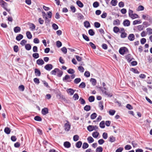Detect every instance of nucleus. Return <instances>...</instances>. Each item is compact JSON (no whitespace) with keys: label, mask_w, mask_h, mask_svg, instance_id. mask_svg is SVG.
Masks as SVG:
<instances>
[{"label":"nucleus","mask_w":152,"mask_h":152,"mask_svg":"<svg viewBox=\"0 0 152 152\" xmlns=\"http://www.w3.org/2000/svg\"><path fill=\"white\" fill-rule=\"evenodd\" d=\"M97 115V114L96 113H94L91 115V118L92 119H94L96 118Z\"/></svg>","instance_id":"41"},{"label":"nucleus","mask_w":152,"mask_h":152,"mask_svg":"<svg viewBox=\"0 0 152 152\" xmlns=\"http://www.w3.org/2000/svg\"><path fill=\"white\" fill-rule=\"evenodd\" d=\"M14 50L15 52H17L19 50L18 47L17 45H15L14 46Z\"/></svg>","instance_id":"63"},{"label":"nucleus","mask_w":152,"mask_h":152,"mask_svg":"<svg viewBox=\"0 0 152 152\" xmlns=\"http://www.w3.org/2000/svg\"><path fill=\"white\" fill-rule=\"evenodd\" d=\"M118 1L117 0H112L110 2L111 4L113 6H115L116 5Z\"/></svg>","instance_id":"23"},{"label":"nucleus","mask_w":152,"mask_h":152,"mask_svg":"<svg viewBox=\"0 0 152 152\" xmlns=\"http://www.w3.org/2000/svg\"><path fill=\"white\" fill-rule=\"evenodd\" d=\"M34 119L37 121H42V119L41 117L39 116H36L34 118Z\"/></svg>","instance_id":"32"},{"label":"nucleus","mask_w":152,"mask_h":152,"mask_svg":"<svg viewBox=\"0 0 152 152\" xmlns=\"http://www.w3.org/2000/svg\"><path fill=\"white\" fill-rule=\"evenodd\" d=\"M83 38L86 41H89V39L88 37L85 34H82Z\"/></svg>","instance_id":"46"},{"label":"nucleus","mask_w":152,"mask_h":152,"mask_svg":"<svg viewBox=\"0 0 152 152\" xmlns=\"http://www.w3.org/2000/svg\"><path fill=\"white\" fill-rule=\"evenodd\" d=\"M35 75L37 76H39L41 75L40 71L37 69H35L34 70Z\"/></svg>","instance_id":"12"},{"label":"nucleus","mask_w":152,"mask_h":152,"mask_svg":"<svg viewBox=\"0 0 152 152\" xmlns=\"http://www.w3.org/2000/svg\"><path fill=\"white\" fill-rule=\"evenodd\" d=\"M37 64L39 65H41L43 64L45 62L42 59H39L37 61Z\"/></svg>","instance_id":"11"},{"label":"nucleus","mask_w":152,"mask_h":152,"mask_svg":"<svg viewBox=\"0 0 152 152\" xmlns=\"http://www.w3.org/2000/svg\"><path fill=\"white\" fill-rule=\"evenodd\" d=\"M79 96L76 93L73 96V98L75 100H76L79 99Z\"/></svg>","instance_id":"52"},{"label":"nucleus","mask_w":152,"mask_h":152,"mask_svg":"<svg viewBox=\"0 0 152 152\" xmlns=\"http://www.w3.org/2000/svg\"><path fill=\"white\" fill-rule=\"evenodd\" d=\"M99 106L101 110H102L103 109V102L102 101H100L99 102Z\"/></svg>","instance_id":"26"},{"label":"nucleus","mask_w":152,"mask_h":152,"mask_svg":"<svg viewBox=\"0 0 152 152\" xmlns=\"http://www.w3.org/2000/svg\"><path fill=\"white\" fill-rule=\"evenodd\" d=\"M89 45H90V46L93 49H96V46L92 42H90L89 43Z\"/></svg>","instance_id":"62"},{"label":"nucleus","mask_w":152,"mask_h":152,"mask_svg":"<svg viewBox=\"0 0 152 152\" xmlns=\"http://www.w3.org/2000/svg\"><path fill=\"white\" fill-rule=\"evenodd\" d=\"M128 38L130 41H133L135 39L134 35L133 34H130L128 36Z\"/></svg>","instance_id":"10"},{"label":"nucleus","mask_w":152,"mask_h":152,"mask_svg":"<svg viewBox=\"0 0 152 152\" xmlns=\"http://www.w3.org/2000/svg\"><path fill=\"white\" fill-rule=\"evenodd\" d=\"M129 52V50L127 48L125 47H123L120 48L119 50V53L121 55H124L125 53H127Z\"/></svg>","instance_id":"1"},{"label":"nucleus","mask_w":152,"mask_h":152,"mask_svg":"<svg viewBox=\"0 0 152 152\" xmlns=\"http://www.w3.org/2000/svg\"><path fill=\"white\" fill-rule=\"evenodd\" d=\"M41 112L43 115H45L48 113V109L46 107L43 108Z\"/></svg>","instance_id":"7"},{"label":"nucleus","mask_w":152,"mask_h":152,"mask_svg":"<svg viewBox=\"0 0 152 152\" xmlns=\"http://www.w3.org/2000/svg\"><path fill=\"white\" fill-rule=\"evenodd\" d=\"M88 33L91 36H93L95 34V32L92 29H90L88 30Z\"/></svg>","instance_id":"37"},{"label":"nucleus","mask_w":152,"mask_h":152,"mask_svg":"<svg viewBox=\"0 0 152 152\" xmlns=\"http://www.w3.org/2000/svg\"><path fill=\"white\" fill-rule=\"evenodd\" d=\"M64 129L65 131H68L70 129V125L69 124L68 121L67 123H66L64 124Z\"/></svg>","instance_id":"5"},{"label":"nucleus","mask_w":152,"mask_h":152,"mask_svg":"<svg viewBox=\"0 0 152 152\" xmlns=\"http://www.w3.org/2000/svg\"><path fill=\"white\" fill-rule=\"evenodd\" d=\"M33 57L35 58H37L39 57V54L37 53H34L32 54Z\"/></svg>","instance_id":"53"},{"label":"nucleus","mask_w":152,"mask_h":152,"mask_svg":"<svg viewBox=\"0 0 152 152\" xmlns=\"http://www.w3.org/2000/svg\"><path fill=\"white\" fill-rule=\"evenodd\" d=\"M64 145L65 148H69L71 147V144L68 141H66L64 142Z\"/></svg>","instance_id":"9"},{"label":"nucleus","mask_w":152,"mask_h":152,"mask_svg":"<svg viewBox=\"0 0 152 152\" xmlns=\"http://www.w3.org/2000/svg\"><path fill=\"white\" fill-rule=\"evenodd\" d=\"M102 137L104 139H106L108 137L107 134L106 132H104L102 134Z\"/></svg>","instance_id":"61"},{"label":"nucleus","mask_w":152,"mask_h":152,"mask_svg":"<svg viewBox=\"0 0 152 152\" xmlns=\"http://www.w3.org/2000/svg\"><path fill=\"white\" fill-rule=\"evenodd\" d=\"M99 3L97 1H95L93 4V6L94 8H97L99 6Z\"/></svg>","instance_id":"42"},{"label":"nucleus","mask_w":152,"mask_h":152,"mask_svg":"<svg viewBox=\"0 0 152 152\" xmlns=\"http://www.w3.org/2000/svg\"><path fill=\"white\" fill-rule=\"evenodd\" d=\"M77 18L80 19H82L84 18V16L80 13H78L77 14Z\"/></svg>","instance_id":"55"},{"label":"nucleus","mask_w":152,"mask_h":152,"mask_svg":"<svg viewBox=\"0 0 152 152\" xmlns=\"http://www.w3.org/2000/svg\"><path fill=\"white\" fill-rule=\"evenodd\" d=\"M23 38V36L21 34H19L16 37V39L18 41H19Z\"/></svg>","instance_id":"18"},{"label":"nucleus","mask_w":152,"mask_h":152,"mask_svg":"<svg viewBox=\"0 0 152 152\" xmlns=\"http://www.w3.org/2000/svg\"><path fill=\"white\" fill-rule=\"evenodd\" d=\"M130 21L128 20H124L123 24V25L125 26H128L130 25Z\"/></svg>","instance_id":"8"},{"label":"nucleus","mask_w":152,"mask_h":152,"mask_svg":"<svg viewBox=\"0 0 152 152\" xmlns=\"http://www.w3.org/2000/svg\"><path fill=\"white\" fill-rule=\"evenodd\" d=\"M103 151V148L102 147L99 146L96 149V152H102Z\"/></svg>","instance_id":"38"},{"label":"nucleus","mask_w":152,"mask_h":152,"mask_svg":"<svg viewBox=\"0 0 152 152\" xmlns=\"http://www.w3.org/2000/svg\"><path fill=\"white\" fill-rule=\"evenodd\" d=\"M105 122L104 121H102L99 124V126L102 128H104L105 126L104 125Z\"/></svg>","instance_id":"35"},{"label":"nucleus","mask_w":152,"mask_h":152,"mask_svg":"<svg viewBox=\"0 0 152 152\" xmlns=\"http://www.w3.org/2000/svg\"><path fill=\"white\" fill-rule=\"evenodd\" d=\"M94 99L95 98L94 96H90L88 98V100L90 102H92L94 101Z\"/></svg>","instance_id":"47"},{"label":"nucleus","mask_w":152,"mask_h":152,"mask_svg":"<svg viewBox=\"0 0 152 152\" xmlns=\"http://www.w3.org/2000/svg\"><path fill=\"white\" fill-rule=\"evenodd\" d=\"M126 58L129 62H130L133 59H134V58L130 54H128L126 56Z\"/></svg>","instance_id":"6"},{"label":"nucleus","mask_w":152,"mask_h":152,"mask_svg":"<svg viewBox=\"0 0 152 152\" xmlns=\"http://www.w3.org/2000/svg\"><path fill=\"white\" fill-rule=\"evenodd\" d=\"M113 25L114 26L117 25L118 26L120 24V22L119 20L117 19L115 20L113 22Z\"/></svg>","instance_id":"16"},{"label":"nucleus","mask_w":152,"mask_h":152,"mask_svg":"<svg viewBox=\"0 0 152 152\" xmlns=\"http://www.w3.org/2000/svg\"><path fill=\"white\" fill-rule=\"evenodd\" d=\"M79 101H80V103L82 104H84L86 103L84 99L81 97L80 98Z\"/></svg>","instance_id":"49"},{"label":"nucleus","mask_w":152,"mask_h":152,"mask_svg":"<svg viewBox=\"0 0 152 152\" xmlns=\"http://www.w3.org/2000/svg\"><path fill=\"white\" fill-rule=\"evenodd\" d=\"M79 136L77 135H75L73 136V139L75 141H77L79 139Z\"/></svg>","instance_id":"48"},{"label":"nucleus","mask_w":152,"mask_h":152,"mask_svg":"<svg viewBox=\"0 0 152 152\" xmlns=\"http://www.w3.org/2000/svg\"><path fill=\"white\" fill-rule=\"evenodd\" d=\"M88 146L89 145L87 143L84 142L83 144L82 148L83 149H85L87 148L88 147Z\"/></svg>","instance_id":"39"},{"label":"nucleus","mask_w":152,"mask_h":152,"mask_svg":"<svg viewBox=\"0 0 152 152\" xmlns=\"http://www.w3.org/2000/svg\"><path fill=\"white\" fill-rule=\"evenodd\" d=\"M70 76L68 75H66L63 78V80L65 82H70L71 80H69Z\"/></svg>","instance_id":"2"},{"label":"nucleus","mask_w":152,"mask_h":152,"mask_svg":"<svg viewBox=\"0 0 152 152\" xmlns=\"http://www.w3.org/2000/svg\"><path fill=\"white\" fill-rule=\"evenodd\" d=\"M127 34L125 32H122L121 35V37L122 38H125L127 36Z\"/></svg>","instance_id":"50"},{"label":"nucleus","mask_w":152,"mask_h":152,"mask_svg":"<svg viewBox=\"0 0 152 152\" xmlns=\"http://www.w3.org/2000/svg\"><path fill=\"white\" fill-rule=\"evenodd\" d=\"M82 144V143L81 141H79L76 143V146L78 148H80L81 147Z\"/></svg>","instance_id":"27"},{"label":"nucleus","mask_w":152,"mask_h":152,"mask_svg":"<svg viewBox=\"0 0 152 152\" xmlns=\"http://www.w3.org/2000/svg\"><path fill=\"white\" fill-rule=\"evenodd\" d=\"M146 30L148 33L149 35L152 34V29L150 28H148L146 29Z\"/></svg>","instance_id":"58"},{"label":"nucleus","mask_w":152,"mask_h":152,"mask_svg":"<svg viewBox=\"0 0 152 152\" xmlns=\"http://www.w3.org/2000/svg\"><path fill=\"white\" fill-rule=\"evenodd\" d=\"M115 111L114 110H110L109 111V113L110 115H113L115 113Z\"/></svg>","instance_id":"60"},{"label":"nucleus","mask_w":152,"mask_h":152,"mask_svg":"<svg viewBox=\"0 0 152 152\" xmlns=\"http://www.w3.org/2000/svg\"><path fill=\"white\" fill-rule=\"evenodd\" d=\"M26 35L28 39H30L32 38V35L30 31H27L26 33Z\"/></svg>","instance_id":"21"},{"label":"nucleus","mask_w":152,"mask_h":152,"mask_svg":"<svg viewBox=\"0 0 152 152\" xmlns=\"http://www.w3.org/2000/svg\"><path fill=\"white\" fill-rule=\"evenodd\" d=\"M25 48L26 50H29L31 49V46L30 44H26L25 46Z\"/></svg>","instance_id":"34"},{"label":"nucleus","mask_w":152,"mask_h":152,"mask_svg":"<svg viewBox=\"0 0 152 152\" xmlns=\"http://www.w3.org/2000/svg\"><path fill=\"white\" fill-rule=\"evenodd\" d=\"M57 72V76L59 77H61L62 76V75L63 74V72L62 71L60 70L59 69V71H58Z\"/></svg>","instance_id":"40"},{"label":"nucleus","mask_w":152,"mask_h":152,"mask_svg":"<svg viewBox=\"0 0 152 152\" xmlns=\"http://www.w3.org/2000/svg\"><path fill=\"white\" fill-rule=\"evenodd\" d=\"M53 68V66L52 65L50 64H47L44 67L45 69L48 71H50Z\"/></svg>","instance_id":"3"},{"label":"nucleus","mask_w":152,"mask_h":152,"mask_svg":"<svg viewBox=\"0 0 152 152\" xmlns=\"http://www.w3.org/2000/svg\"><path fill=\"white\" fill-rule=\"evenodd\" d=\"M59 71V69L58 68H55L54 70H52L51 72V74L52 75H56V73L58 71Z\"/></svg>","instance_id":"33"},{"label":"nucleus","mask_w":152,"mask_h":152,"mask_svg":"<svg viewBox=\"0 0 152 152\" xmlns=\"http://www.w3.org/2000/svg\"><path fill=\"white\" fill-rule=\"evenodd\" d=\"M142 18L144 19H146L148 20H149L150 19L151 17L148 15H143Z\"/></svg>","instance_id":"19"},{"label":"nucleus","mask_w":152,"mask_h":152,"mask_svg":"<svg viewBox=\"0 0 152 152\" xmlns=\"http://www.w3.org/2000/svg\"><path fill=\"white\" fill-rule=\"evenodd\" d=\"M87 139L89 143H92L94 141V139L91 136L88 137Z\"/></svg>","instance_id":"30"},{"label":"nucleus","mask_w":152,"mask_h":152,"mask_svg":"<svg viewBox=\"0 0 152 152\" xmlns=\"http://www.w3.org/2000/svg\"><path fill=\"white\" fill-rule=\"evenodd\" d=\"M76 4L80 8L83 7L84 6L83 4L79 0H77V1Z\"/></svg>","instance_id":"17"},{"label":"nucleus","mask_w":152,"mask_h":152,"mask_svg":"<svg viewBox=\"0 0 152 152\" xmlns=\"http://www.w3.org/2000/svg\"><path fill=\"white\" fill-rule=\"evenodd\" d=\"M99 135V133L97 132H94L92 134L93 137L95 138H96Z\"/></svg>","instance_id":"28"},{"label":"nucleus","mask_w":152,"mask_h":152,"mask_svg":"<svg viewBox=\"0 0 152 152\" xmlns=\"http://www.w3.org/2000/svg\"><path fill=\"white\" fill-rule=\"evenodd\" d=\"M4 132L7 134H9L10 133L11 130L8 127H6L4 129Z\"/></svg>","instance_id":"20"},{"label":"nucleus","mask_w":152,"mask_h":152,"mask_svg":"<svg viewBox=\"0 0 152 152\" xmlns=\"http://www.w3.org/2000/svg\"><path fill=\"white\" fill-rule=\"evenodd\" d=\"M87 129L89 132H91L94 130V126L89 125L87 127Z\"/></svg>","instance_id":"24"},{"label":"nucleus","mask_w":152,"mask_h":152,"mask_svg":"<svg viewBox=\"0 0 152 152\" xmlns=\"http://www.w3.org/2000/svg\"><path fill=\"white\" fill-rule=\"evenodd\" d=\"M100 25V24L98 22H95L94 23V26L96 28H99Z\"/></svg>","instance_id":"57"},{"label":"nucleus","mask_w":152,"mask_h":152,"mask_svg":"<svg viewBox=\"0 0 152 152\" xmlns=\"http://www.w3.org/2000/svg\"><path fill=\"white\" fill-rule=\"evenodd\" d=\"M130 71L136 74H138L139 73V72L138 71L137 69H134L133 68L131 69Z\"/></svg>","instance_id":"44"},{"label":"nucleus","mask_w":152,"mask_h":152,"mask_svg":"<svg viewBox=\"0 0 152 152\" xmlns=\"http://www.w3.org/2000/svg\"><path fill=\"white\" fill-rule=\"evenodd\" d=\"M101 90L103 93L104 94L106 95L107 96L111 97L112 96V94L107 92L106 91H104L103 89H101Z\"/></svg>","instance_id":"14"},{"label":"nucleus","mask_w":152,"mask_h":152,"mask_svg":"<svg viewBox=\"0 0 152 152\" xmlns=\"http://www.w3.org/2000/svg\"><path fill=\"white\" fill-rule=\"evenodd\" d=\"M67 93L70 94V95H72L73 94L75 91L72 88H69L67 89Z\"/></svg>","instance_id":"15"},{"label":"nucleus","mask_w":152,"mask_h":152,"mask_svg":"<svg viewBox=\"0 0 152 152\" xmlns=\"http://www.w3.org/2000/svg\"><path fill=\"white\" fill-rule=\"evenodd\" d=\"M67 72L70 74H73L75 72V71L73 69L70 68L68 70Z\"/></svg>","instance_id":"45"},{"label":"nucleus","mask_w":152,"mask_h":152,"mask_svg":"<svg viewBox=\"0 0 152 152\" xmlns=\"http://www.w3.org/2000/svg\"><path fill=\"white\" fill-rule=\"evenodd\" d=\"M56 45L58 48H60L62 45L61 42L59 41H58L56 42Z\"/></svg>","instance_id":"59"},{"label":"nucleus","mask_w":152,"mask_h":152,"mask_svg":"<svg viewBox=\"0 0 152 152\" xmlns=\"http://www.w3.org/2000/svg\"><path fill=\"white\" fill-rule=\"evenodd\" d=\"M84 109L87 111H89L91 109V106L89 105H86L84 107Z\"/></svg>","instance_id":"31"},{"label":"nucleus","mask_w":152,"mask_h":152,"mask_svg":"<svg viewBox=\"0 0 152 152\" xmlns=\"http://www.w3.org/2000/svg\"><path fill=\"white\" fill-rule=\"evenodd\" d=\"M80 78H78L75 79L74 80V82L75 84H78L81 81Z\"/></svg>","instance_id":"51"},{"label":"nucleus","mask_w":152,"mask_h":152,"mask_svg":"<svg viewBox=\"0 0 152 152\" xmlns=\"http://www.w3.org/2000/svg\"><path fill=\"white\" fill-rule=\"evenodd\" d=\"M0 4L1 6L4 9L6 8L7 6V3L3 0H0Z\"/></svg>","instance_id":"4"},{"label":"nucleus","mask_w":152,"mask_h":152,"mask_svg":"<svg viewBox=\"0 0 152 152\" xmlns=\"http://www.w3.org/2000/svg\"><path fill=\"white\" fill-rule=\"evenodd\" d=\"M84 26L85 27L88 28L90 27V25L89 22L86 21L84 22Z\"/></svg>","instance_id":"25"},{"label":"nucleus","mask_w":152,"mask_h":152,"mask_svg":"<svg viewBox=\"0 0 152 152\" xmlns=\"http://www.w3.org/2000/svg\"><path fill=\"white\" fill-rule=\"evenodd\" d=\"M109 141L111 142H114L115 141V138L111 135L109 137Z\"/></svg>","instance_id":"29"},{"label":"nucleus","mask_w":152,"mask_h":152,"mask_svg":"<svg viewBox=\"0 0 152 152\" xmlns=\"http://www.w3.org/2000/svg\"><path fill=\"white\" fill-rule=\"evenodd\" d=\"M21 29L20 27L16 26L14 28V31L15 33H17L20 31Z\"/></svg>","instance_id":"13"},{"label":"nucleus","mask_w":152,"mask_h":152,"mask_svg":"<svg viewBox=\"0 0 152 152\" xmlns=\"http://www.w3.org/2000/svg\"><path fill=\"white\" fill-rule=\"evenodd\" d=\"M90 81L93 86H95L96 83V81L95 79L91 78L90 80Z\"/></svg>","instance_id":"22"},{"label":"nucleus","mask_w":152,"mask_h":152,"mask_svg":"<svg viewBox=\"0 0 152 152\" xmlns=\"http://www.w3.org/2000/svg\"><path fill=\"white\" fill-rule=\"evenodd\" d=\"M30 28L32 30H34L35 29V26L33 23H31L30 25Z\"/></svg>","instance_id":"64"},{"label":"nucleus","mask_w":152,"mask_h":152,"mask_svg":"<svg viewBox=\"0 0 152 152\" xmlns=\"http://www.w3.org/2000/svg\"><path fill=\"white\" fill-rule=\"evenodd\" d=\"M134 19L139 18L138 15L136 14H133L130 17Z\"/></svg>","instance_id":"56"},{"label":"nucleus","mask_w":152,"mask_h":152,"mask_svg":"<svg viewBox=\"0 0 152 152\" xmlns=\"http://www.w3.org/2000/svg\"><path fill=\"white\" fill-rule=\"evenodd\" d=\"M52 26L53 28L55 30H57L58 28V26L55 23L53 24Z\"/></svg>","instance_id":"54"},{"label":"nucleus","mask_w":152,"mask_h":152,"mask_svg":"<svg viewBox=\"0 0 152 152\" xmlns=\"http://www.w3.org/2000/svg\"><path fill=\"white\" fill-rule=\"evenodd\" d=\"M120 29L119 28L115 26L113 28V31L115 33H117L119 31Z\"/></svg>","instance_id":"36"},{"label":"nucleus","mask_w":152,"mask_h":152,"mask_svg":"<svg viewBox=\"0 0 152 152\" xmlns=\"http://www.w3.org/2000/svg\"><path fill=\"white\" fill-rule=\"evenodd\" d=\"M86 87V84L85 83L83 82L81 83L79 85V88H84Z\"/></svg>","instance_id":"43"}]
</instances>
